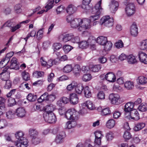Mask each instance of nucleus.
<instances>
[{"mask_svg":"<svg viewBox=\"0 0 147 147\" xmlns=\"http://www.w3.org/2000/svg\"><path fill=\"white\" fill-rule=\"evenodd\" d=\"M101 0H100L92 9L91 12L94 15L90 16L89 19L85 18L82 20V24H83L78 28V29L79 31L84 32L85 30L90 29L92 26L91 22L97 20L100 18L102 10L101 6Z\"/></svg>","mask_w":147,"mask_h":147,"instance_id":"1","label":"nucleus"},{"mask_svg":"<svg viewBox=\"0 0 147 147\" xmlns=\"http://www.w3.org/2000/svg\"><path fill=\"white\" fill-rule=\"evenodd\" d=\"M66 21L68 23H70L71 27L76 28L82 23V20L80 18H74L71 16H68L66 18Z\"/></svg>","mask_w":147,"mask_h":147,"instance_id":"2","label":"nucleus"},{"mask_svg":"<svg viewBox=\"0 0 147 147\" xmlns=\"http://www.w3.org/2000/svg\"><path fill=\"white\" fill-rule=\"evenodd\" d=\"M113 19L110 18L109 16H105L101 18L100 24L101 25H104L110 27L113 25Z\"/></svg>","mask_w":147,"mask_h":147,"instance_id":"3","label":"nucleus"},{"mask_svg":"<svg viewBox=\"0 0 147 147\" xmlns=\"http://www.w3.org/2000/svg\"><path fill=\"white\" fill-rule=\"evenodd\" d=\"M78 113L74 109L68 110L65 113V116L68 119L74 120L77 119Z\"/></svg>","mask_w":147,"mask_h":147,"instance_id":"4","label":"nucleus"},{"mask_svg":"<svg viewBox=\"0 0 147 147\" xmlns=\"http://www.w3.org/2000/svg\"><path fill=\"white\" fill-rule=\"evenodd\" d=\"M43 117L46 122L50 123H54L56 121V116L52 112L44 113Z\"/></svg>","mask_w":147,"mask_h":147,"instance_id":"5","label":"nucleus"},{"mask_svg":"<svg viewBox=\"0 0 147 147\" xmlns=\"http://www.w3.org/2000/svg\"><path fill=\"white\" fill-rule=\"evenodd\" d=\"M125 11L127 15L131 16L134 14L135 11V7L133 3H129L127 4L125 8Z\"/></svg>","mask_w":147,"mask_h":147,"instance_id":"6","label":"nucleus"},{"mask_svg":"<svg viewBox=\"0 0 147 147\" xmlns=\"http://www.w3.org/2000/svg\"><path fill=\"white\" fill-rule=\"evenodd\" d=\"M109 99L113 104L118 105L120 103V96L118 94H111L109 96Z\"/></svg>","mask_w":147,"mask_h":147,"instance_id":"7","label":"nucleus"},{"mask_svg":"<svg viewBox=\"0 0 147 147\" xmlns=\"http://www.w3.org/2000/svg\"><path fill=\"white\" fill-rule=\"evenodd\" d=\"M128 115L131 119L135 120H137L140 118L138 112L136 109H132L129 112Z\"/></svg>","mask_w":147,"mask_h":147,"instance_id":"8","label":"nucleus"},{"mask_svg":"<svg viewBox=\"0 0 147 147\" xmlns=\"http://www.w3.org/2000/svg\"><path fill=\"white\" fill-rule=\"evenodd\" d=\"M118 3L115 0L112 1L109 5L110 10L111 13H115L118 9Z\"/></svg>","mask_w":147,"mask_h":147,"instance_id":"9","label":"nucleus"},{"mask_svg":"<svg viewBox=\"0 0 147 147\" xmlns=\"http://www.w3.org/2000/svg\"><path fill=\"white\" fill-rule=\"evenodd\" d=\"M15 144L17 147H27L28 146V141L25 138L19 141L16 142Z\"/></svg>","mask_w":147,"mask_h":147,"instance_id":"10","label":"nucleus"},{"mask_svg":"<svg viewBox=\"0 0 147 147\" xmlns=\"http://www.w3.org/2000/svg\"><path fill=\"white\" fill-rule=\"evenodd\" d=\"M17 60L16 57H13L10 61V65L9 68L11 69L18 70L19 69V65L17 64Z\"/></svg>","mask_w":147,"mask_h":147,"instance_id":"11","label":"nucleus"},{"mask_svg":"<svg viewBox=\"0 0 147 147\" xmlns=\"http://www.w3.org/2000/svg\"><path fill=\"white\" fill-rule=\"evenodd\" d=\"M138 57L140 61L144 63L147 64V55L142 51H140L138 54Z\"/></svg>","mask_w":147,"mask_h":147,"instance_id":"12","label":"nucleus"},{"mask_svg":"<svg viewBox=\"0 0 147 147\" xmlns=\"http://www.w3.org/2000/svg\"><path fill=\"white\" fill-rule=\"evenodd\" d=\"M26 113L25 109L22 107H19L16 111V115L18 117H24Z\"/></svg>","mask_w":147,"mask_h":147,"instance_id":"13","label":"nucleus"},{"mask_svg":"<svg viewBox=\"0 0 147 147\" xmlns=\"http://www.w3.org/2000/svg\"><path fill=\"white\" fill-rule=\"evenodd\" d=\"M98 110L101 112V115L102 116L108 115L111 113V111L109 107L102 109L101 107H98Z\"/></svg>","mask_w":147,"mask_h":147,"instance_id":"14","label":"nucleus"},{"mask_svg":"<svg viewBox=\"0 0 147 147\" xmlns=\"http://www.w3.org/2000/svg\"><path fill=\"white\" fill-rule=\"evenodd\" d=\"M87 41L88 44V45L90 46L92 49L93 50L95 49V43L96 41L95 37L93 36H90Z\"/></svg>","mask_w":147,"mask_h":147,"instance_id":"15","label":"nucleus"},{"mask_svg":"<svg viewBox=\"0 0 147 147\" xmlns=\"http://www.w3.org/2000/svg\"><path fill=\"white\" fill-rule=\"evenodd\" d=\"M134 106L133 103L131 102H128L125 104L124 108L125 115H126L128 113L129 114V112L133 109Z\"/></svg>","mask_w":147,"mask_h":147,"instance_id":"16","label":"nucleus"},{"mask_svg":"<svg viewBox=\"0 0 147 147\" xmlns=\"http://www.w3.org/2000/svg\"><path fill=\"white\" fill-rule=\"evenodd\" d=\"M113 45L112 43L109 41H107L106 42L105 46L104 49L103 50L102 52L103 53L102 55H105L107 54V51H108L110 50L112 47Z\"/></svg>","mask_w":147,"mask_h":147,"instance_id":"17","label":"nucleus"},{"mask_svg":"<svg viewBox=\"0 0 147 147\" xmlns=\"http://www.w3.org/2000/svg\"><path fill=\"white\" fill-rule=\"evenodd\" d=\"M70 102L73 105L77 104L78 102V98L77 94L75 93H72L70 95Z\"/></svg>","mask_w":147,"mask_h":147,"instance_id":"18","label":"nucleus"},{"mask_svg":"<svg viewBox=\"0 0 147 147\" xmlns=\"http://www.w3.org/2000/svg\"><path fill=\"white\" fill-rule=\"evenodd\" d=\"M107 80L111 82H113L115 81L116 77L115 74L112 72H109L107 74Z\"/></svg>","mask_w":147,"mask_h":147,"instance_id":"19","label":"nucleus"},{"mask_svg":"<svg viewBox=\"0 0 147 147\" xmlns=\"http://www.w3.org/2000/svg\"><path fill=\"white\" fill-rule=\"evenodd\" d=\"M130 32L132 35L134 36H136L138 34V28L135 24H133L130 28Z\"/></svg>","mask_w":147,"mask_h":147,"instance_id":"20","label":"nucleus"},{"mask_svg":"<svg viewBox=\"0 0 147 147\" xmlns=\"http://www.w3.org/2000/svg\"><path fill=\"white\" fill-rule=\"evenodd\" d=\"M107 41V37L102 36L98 37L96 40L97 43L102 45H104Z\"/></svg>","mask_w":147,"mask_h":147,"instance_id":"21","label":"nucleus"},{"mask_svg":"<svg viewBox=\"0 0 147 147\" xmlns=\"http://www.w3.org/2000/svg\"><path fill=\"white\" fill-rule=\"evenodd\" d=\"M81 68L78 65H75L73 69V71L74 75L76 77H78L80 76V73Z\"/></svg>","mask_w":147,"mask_h":147,"instance_id":"22","label":"nucleus"},{"mask_svg":"<svg viewBox=\"0 0 147 147\" xmlns=\"http://www.w3.org/2000/svg\"><path fill=\"white\" fill-rule=\"evenodd\" d=\"M76 10L77 7L72 5H69L66 9L67 12L69 14L74 13Z\"/></svg>","mask_w":147,"mask_h":147,"instance_id":"23","label":"nucleus"},{"mask_svg":"<svg viewBox=\"0 0 147 147\" xmlns=\"http://www.w3.org/2000/svg\"><path fill=\"white\" fill-rule=\"evenodd\" d=\"M145 126V124L143 123H138L135 124L134 129L135 131H138L142 129Z\"/></svg>","mask_w":147,"mask_h":147,"instance_id":"24","label":"nucleus"},{"mask_svg":"<svg viewBox=\"0 0 147 147\" xmlns=\"http://www.w3.org/2000/svg\"><path fill=\"white\" fill-rule=\"evenodd\" d=\"M63 36L62 40L64 42H66L69 40L71 41V38L73 37V35L71 33L65 34Z\"/></svg>","mask_w":147,"mask_h":147,"instance_id":"25","label":"nucleus"},{"mask_svg":"<svg viewBox=\"0 0 147 147\" xmlns=\"http://www.w3.org/2000/svg\"><path fill=\"white\" fill-rule=\"evenodd\" d=\"M85 96L87 98H89L91 96V92L89 87L88 86H86L83 89Z\"/></svg>","mask_w":147,"mask_h":147,"instance_id":"26","label":"nucleus"},{"mask_svg":"<svg viewBox=\"0 0 147 147\" xmlns=\"http://www.w3.org/2000/svg\"><path fill=\"white\" fill-rule=\"evenodd\" d=\"M37 98L36 95L32 93H29L27 97V99L30 102H33L35 101Z\"/></svg>","mask_w":147,"mask_h":147,"instance_id":"27","label":"nucleus"},{"mask_svg":"<svg viewBox=\"0 0 147 147\" xmlns=\"http://www.w3.org/2000/svg\"><path fill=\"white\" fill-rule=\"evenodd\" d=\"M127 59L128 62L129 64H134L137 62L135 56L132 55H130L128 56Z\"/></svg>","mask_w":147,"mask_h":147,"instance_id":"28","label":"nucleus"},{"mask_svg":"<svg viewBox=\"0 0 147 147\" xmlns=\"http://www.w3.org/2000/svg\"><path fill=\"white\" fill-rule=\"evenodd\" d=\"M64 136L62 134L57 135L55 139V142L57 144H61L64 142Z\"/></svg>","mask_w":147,"mask_h":147,"instance_id":"29","label":"nucleus"},{"mask_svg":"<svg viewBox=\"0 0 147 147\" xmlns=\"http://www.w3.org/2000/svg\"><path fill=\"white\" fill-rule=\"evenodd\" d=\"M29 134L32 139L38 137V132L35 129H30L29 131Z\"/></svg>","mask_w":147,"mask_h":147,"instance_id":"30","label":"nucleus"},{"mask_svg":"<svg viewBox=\"0 0 147 147\" xmlns=\"http://www.w3.org/2000/svg\"><path fill=\"white\" fill-rule=\"evenodd\" d=\"M137 82L140 84H144L147 83V78L144 76H140L138 79Z\"/></svg>","mask_w":147,"mask_h":147,"instance_id":"31","label":"nucleus"},{"mask_svg":"<svg viewBox=\"0 0 147 147\" xmlns=\"http://www.w3.org/2000/svg\"><path fill=\"white\" fill-rule=\"evenodd\" d=\"M16 115V111L10 109L7 112L6 115L7 117L9 119H12L14 118L15 115Z\"/></svg>","mask_w":147,"mask_h":147,"instance_id":"32","label":"nucleus"},{"mask_svg":"<svg viewBox=\"0 0 147 147\" xmlns=\"http://www.w3.org/2000/svg\"><path fill=\"white\" fill-rule=\"evenodd\" d=\"M125 87L128 90L132 89L134 87L133 82L128 81L125 82L124 84Z\"/></svg>","mask_w":147,"mask_h":147,"instance_id":"33","label":"nucleus"},{"mask_svg":"<svg viewBox=\"0 0 147 147\" xmlns=\"http://www.w3.org/2000/svg\"><path fill=\"white\" fill-rule=\"evenodd\" d=\"M21 75L23 79L25 81H28L30 79V76L29 74L25 71H23L21 73Z\"/></svg>","mask_w":147,"mask_h":147,"instance_id":"34","label":"nucleus"},{"mask_svg":"<svg viewBox=\"0 0 147 147\" xmlns=\"http://www.w3.org/2000/svg\"><path fill=\"white\" fill-rule=\"evenodd\" d=\"M37 100L38 102L40 103L45 100H48V93H45L38 98Z\"/></svg>","mask_w":147,"mask_h":147,"instance_id":"35","label":"nucleus"},{"mask_svg":"<svg viewBox=\"0 0 147 147\" xmlns=\"http://www.w3.org/2000/svg\"><path fill=\"white\" fill-rule=\"evenodd\" d=\"M9 60V59L7 57L3 59L0 62V67L3 68L5 67L8 63Z\"/></svg>","mask_w":147,"mask_h":147,"instance_id":"36","label":"nucleus"},{"mask_svg":"<svg viewBox=\"0 0 147 147\" xmlns=\"http://www.w3.org/2000/svg\"><path fill=\"white\" fill-rule=\"evenodd\" d=\"M15 135L16 138L18 139V141H19L25 138L24 137V134L21 131L17 132L15 134Z\"/></svg>","mask_w":147,"mask_h":147,"instance_id":"37","label":"nucleus"},{"mask_svg":"<svg viewBox=\"0 0 147 147\" xmlns=\"http://www.w3.org/2000/svg\"><path fill=\"white\" fill-rule=\"evenodd\" d=\"M115 125V121L113 119H111L108 121L106 123V126L109 129L113 128Z\"/></svg>","mask_w":147,"mask_h":147,"instance_id":"38","label":"nucleus"},{"mask_svg":"<svg viewBox=\"0 0 147 147\" xmlns=\"http://www.w3.org/2000/svg\"><path fill=\"white\" fill-rule=\"evenodd\" d=\"M101 66L100 64L93 65L91 68V70L93 72H98L101 69Z\"/></svg>","mask_w":147,"mask_h":147,"instance_id":"39","label":"nucleus"},{"mask_svg":"<svg viewBox=\"0 0 147 147\" xmlns=\"http://www.w3.org/2000/svg\"><path fill=\"white\" fill-rule=\"evenodd\" d=\"M72 69V67L71 65H67L65 66L63 69L64 72L68 73L71 72Z\"/></svg>","mask_w":147,"mask_h":147,"instance_id":"40","label":"nucleus"},{"mask_svg":"<svg viewBox=\"0 0 147 147\" xmlns=\"http://www.w3.org/2000/svg\"><path fill=\"white\" fill-rule=\"evenodd\" d=\"M75 88L76 92L79 94L81 93L84 89L82 85L81 84L77 85V86Z\"/></svg>","mask_w":147,"mask_h":147,"instance_id":"41","label":"nucleus"},{"mask_svg":"<svg viewBox=\"0 0 147 147\" xmlns=\"http://www.w3.org/2000/svg\"><path fill=\"white\" fill-rule=\"evenodd\" d=\"M86 105L87 108L90 110H93L95 108V106L92 102L90 100L86 102Z\"/></svg>","mask_w":147,"mask_h":147,"instance_id":"42","label":"nucleus"},{"mask_svg":"<svg viewBox=\"0 0 147 147\" xmlns=\"http://www.w3.org/2000/svg\"><path fill=\"white\" fill-rule=\"evenodd\" d=\"M139 110L142 112H144L147 110V104L145 103H142L138 107Z\"/></svg>","mask_w":147,"mask_h":147,"instance_id":"43","label":"nucleus"},{"mask_svg":"<svg viewBox=\"0 0 147 147\" xmlns=\"http://www.w3.org/2000/svg\"><path fill=\"white\" fill-rule=\"evenodd\" d=\"M79 47L82 49L86 48L89 46L86 40H83L79 42Z\"/></svg>","mask_w":147,"mask_h":147,"instance_id":"44","label":"nucleus"},{"mask_svg":"<svg viewBox=\"0 0 147 147\" xmlns=\"http://www.w3.org/2000/svg\"><path fill=\"white\" fill-rule=\"evenodd\" d=\"M62 47L61 44L59 43H55L53 45V48L54 52L60 49Z\"/></svg>","mask_w":147,"mask_h":147,"instance_id":"45","label":"nucleus"},{"mask_svg":"<svg viewBox=\"0 0 147 147\" xmlns=\"http://www.w3.org/2000/svg\"><path fill=\"white\" fill-rule=\"evenodd\" d=\"M46 110L47 112L48 113L52 112L55 110V107L52 104L47 105L46 106Z\"/></svg>","mask_w":147,"mask_h":147,"instance_id":"46","label":"nucleus"},{"mask_svg":"<svg viewBox=\"0 0 147 147\" xmlns=\"http://www.w3.org/2000/svg\"><path fill=\"white\" fill-rule=\"evenodd\" d=\"M54 1L55 0H49V1L48 4L45 6V8H46V11L53 7Z\"/></svg>","mask_w":147,"mask_h":147,"instance_id":"47","label":"nucleus"},{"mask_svg":"<svg viewBox=\"0 0 147 147\" xmlns=\"http://www.w3.org/2000/svg\"><path fill=\"white\" fill-rule=\"evenodd\" d=\"M1 76L0 78L1 80L3 81H6L9 80V74L7 72V74H0Z\"/></svg>","mask_w":147,"mask_h":147,"instance_id":"48","label":"nucleus"},{"mask_svg":"<svg viewBox=\"0 0 147 147\" xmlns=\"http://www.w3.org/2000/svg\"><path fill=\"white\" fill-rule=\"evenodd\" d=\"M106 137L107 140H112L114 138V134L112 132H109L107 133Z\"/></svg>","mask_w":147,"mask_h":147,"instance_id":"49","label":"nucleus"},{"mask_svg":"<svg viewBox=\"0 0 147 147\" xmlns=\"http://www.w3.org/2000/svg\"><path fill=\"white\" fill-rule=\"evenodd\" d=\"M22 5L20 4H18L16 5L14 7V9L16 13H20L22 12V10L21 9Z\"/></svg>","mask_w":147,"mask_h":147,"instance_id":"50","label":"nucleus"},{"mask_svg":"<svg viewBox=\"0 0 147 147\" xmlns=\"http://www.w3.org/2000/svg\"><path fill=\"white\" fill-rule=\"evenodd\" d=\"M140 49L142 50H145L147 49V40L142 41L141 44Z\"/></svg>","mask_w":147,"mask_h":147,"instance_id":"51","label":"nucleus"},{"mask_svg":"<svg viewBox=\"0 0 147 147\" xmlns=\"http://www.w3.org/2000/svg\"><path fill=\"white\" fill-rule=\"evenodd\" d=\"M73 48V47H72L68 45H65L63 47V49L64 51L66 53H68Z\"/></svg>","mask_w":147,"mask_h":147,"instance_id":"52","label":"nucleus"},{"mask_svg":"<svg viewBox=\"0 0 147 147\" xmlns=\"http://www.w3.org/2000/svg\"><path fill=\"white\" fill-rule=\"evenodd\" d=\"M92 78L91 75L89 74H85L82 77V79L85 82H87L90 80Z\"/></svg>","mask_w":147,"mask_h":147,"instance_id":"53","label":"nucleus"},{"mask_svg":"<svg viewBox=\"0 0 147 147\" xmlns=\"http://www.w3.org/2000/svg\"><path fill=\"white\" fill-rule=\"evenodd\" d=\"M40 139L38 137L32 139V144L36 145L40 142Z\"/></svg>","mask_w":147,"mask_h":147,"instance_id":"54","label":"nucleus"},{"mask_svg":"<svg viewBox=\"0 0 147 147\" xmlns=\"http://www.w3.org/2000/svg\"><path fill=\"white\" fill-rule=\"evenodd\" d=\"M43 29H41L39 30L37 32L36 34V37L38 39L40 40L43 37Z\"/></svg>","mask_w":147,"mask_h":147,"instance_id":"55","label":"nucleus"},{"mask_svg":"<svg viewBox=\"0 0 147 147\" xmlns=\"http://www.w3.org/2000/svg\"><path fill=\"white\" fill-rule=\"evenodd\" d=\"M44 72L41 71H36L33 74L37 78L42 77L44 76Z\"/></svg>","mask_w":147,"mask_h":147,"instance_id":"56","label":"nucleus"},{"mask_svg":"<svg viewBox=\"0 0 147 147\" xmlns=\"http://www.w3.org/2000/svg\"><path fill=\"white\" fill-rule=\"evenodd\" d=\"M7 124V122L5 119L0 120V129H2L5 127Z\"/></svg>","mask_w":147,"mask_h":147,"instance_id":"57","label":"nucleus"},{"mask_svg":"<svg viewBox=\"0 0 147 147\" xmlns=\"http://www.w3.org/2000/svg\"><path fill=\"white\" fill-rule=\"evenodd\" d=\"M123 137L126 140L130 139L131 137V135L129 132L125 131L123 134Z\"/></svg>","mask_w":147,"mask_h":147,"instance_id":"58","label":"nucleus"},{"mask_svg":"<svg viewBox=\"0 0 147 147\" xmlns=\"http://www.w3.org/2000/svg\"><path fill=\"white\" fill-rule=\"evenodd\" d=\"M115 45L116 48L119 49L122 48L123 46V43L121 40H119L118 42L115 43Z\"/></svg>","mask_w":147,"mask_h":147,"instance_id":"59","label":"nucleus"},{"mask_svg":"<svg viewBox=\"0 0 147 147\" xmlns=\"http://www.w3.org/2000/svg\"><path fill=\"white\" fill-rule=\"evenodd\" d=\"M98 98L100 99H103L105 98V94L103 91H100L97 94Z\"/></svg>","mask_w":147,"mask_h":147,"instance_id":"60","label":"nucleus"},{"mask_svg":"<svg viewBox=\"0 0 147 147\" xmlns=\"http://www.w3.org/2000/svg\"><path fill=\"white\" fill-rule=\"evenodd\" d=\"M99 62L102 63H106L107 61V58L104 56H101L98 59Z\"/></svg>","mask_w":147,"mask_h":147,"instance_id":"61","label":"nucleus"},{"mask_svg":"<svg viewBox=\"0 0 147 147\" xmlns=\"http://www.w3.org/2000/svg\"><path fill=\"white\" fill-rule=\"evenodd\" d=\"M103 136L102 134V132L100 131H96L95 133V138H100L102 139Z\"/></svg>","mask_w":147,"mask_h":147,"instance_id":"62","label":"nucleus"},{"mask_svg":"<svg viewBox=\"0 0 147 147\" xmlns=\"http://www.w3.org/2000/svg\"><path fill=\"white\" fill-rule=\"evenodd\" d=\"M11 82L9 80L6 81L4 87L6 89H9L11 87Z\"/></svg>","mask_w":147,"mask_h":147,"instance_id":"63","label":"nucleus"},{"mask_svg":"<svg viewBox=\"0 0 147 147\" xmlns=\"http://www.w3.org/2000/svg\"><path fill=\"white\" fill-rule=\"evenodd\" d=\"M80 38L78 36L72 37L71 41L74 43H79L80 42Z\"/></svg>","mask_w":147,"mask_h":147,"instance_id":"64","label":"nucleus"}]
</instances>
